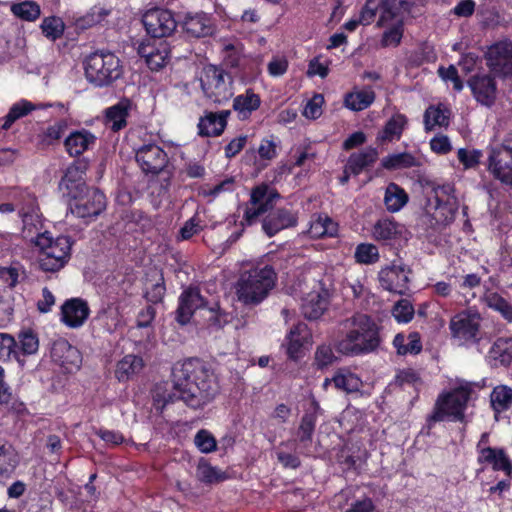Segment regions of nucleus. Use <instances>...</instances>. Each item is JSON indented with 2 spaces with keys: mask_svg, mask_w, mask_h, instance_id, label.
<instances>
[{
  "mask_svg": "<svg viewBox=\"0 0 512 512\" xmlns=\"http://www.w3.org/2000/svg\"><path fill=\"white\" fill-rule=\"evenodd\" d=\"M490 402L495 418L498 420V414L512 406V389L506 385L496 386L491 392Z\"/></svg>",
  "mask_w": 512,
  "mask_h": 512,
  "instance_id": "nucleus-32",
  "label": "nucleus"
},
{
  "mask_svg": "<svg viewBox=\"0 0 512 512\" xmlns=\"http://www.w3.org/2000/svg\"><path fill=\"white\" fill-rule=\"evenodd\" d=\"M260 97L252 90H246L245 94L234 98L233 108L238 112L241 119H246L250 114L260 106Z\"/></svg>",
  "mask_w": 512,
  "mask_h": 512,
  "instance_id": "nucleus-31",
  "label": "nucleus"
},
{
  "mask_svg": "<svg viewBox=\"0 0 512 512\" xmlns=\"http://www.w3.org/2000/svg\"><path fill=\"white\" fill-rule=\"evenodd\" d=\"M402 225L390 219H381L373 227V236L378 241L396 239L402 233Z\"/></svg>",
  "mask_w": 512,
  "mask_h": 512,
  "instance_id": "nucleus-34",
  "label": "nucleus"
},
{
  "mask_svg": "<svg viewBox=\"0 0 512 512\" xmlns=\"http://www.w3.org/2000/svg\"><path fill=\"white\" fill-rule=\"evenodd\" d=\"M488 171L501 183L512 186V140L504 139L491 147L488 155Z\"/></svg>",
  "mask_w": 512,
  "mask_h": 512,
  "instance_id": "nucleus-9",
  "label": "nucleus"
},
{
  "mask_svg": "<svg viewBox=\"0 0 512 512\" xmlns=\"http://www.w3.org/2000/svg\"><path fill=\"white\" fill-rule=\"evenodd\" d=\"M438 75L444 81H451L455 91L460 92L463 89V82L458 75L457 69L453 65H450L448 68L439 67Z\"/></svg>",
  "mask_w": 512,
  "mask_h": 512,
  "instance_id": "nucleus-61",
  "label": "nucleus"
},
{
  "mask_svg": "<svg viewBox=\"0 0 512 512\" xmlns=\"http://www.w3.org/2000/svg\"><path fill=\"white\" fill-rule=\"evenodd\" d=\"M32 109L33 106L30 102L23 101L21 103L14 104L10 108L8 114L4 117L2 129H9L17 119L27 115L30 111H32Z\"/></svg>",
  "mask_w": 512,
  "mask_h": 512,
  "instance_id": "nucleus-53",
  "label": "nucleus"
},
{
  "mask_svg": "<svg viewBox=\"0 0 512 512\" xmlns=\"http://www.w3.org/2000/svg\"><path fill=\"white\" fill-rule=\"evenodd\" d=\"M392 315L398 322L407 323L414 316V307L409 300L401 299L393 306Z\"/></svg>",
  "mask_w": 512,
  "mask_h": 512,
  "instance_id": "nucleus-58",
  "label": "nucleus"
},
{
  "mask_svg": "<svg viewBox=\"0 0 512 512\" xmlns=\"http://www.w3.org/2000/svg\"><path fill=\"white\" fill-rule=\"evenodd\" d=\"M194 443L202 453H210L216 449V439L205 429H201L197 432Z\"/></svg>",
  "mask_w": 512,
  "mask_h": 512,
  "instance_id": "nucleus-59",
  "label": "nucleus"
},
{
  "mask_svg": "<svg viewBox=\"0 0 512 512\" xmlns=\"http://www.w3.org/2000/svg\"><path fill=\"white\" fill-rule=\"evenodd\" d=\"M323 103V95L315 94L305 105L303 115L308 119H317L322 114Z\"/></svg>",
  "mask_w": 512,
  "mask_h": 512,
  "instance_id": "nucleus-60",
  "label": "nucleus"
},
{
  "mask_svg": "<svg viewBox=\"0 0 512 512\" xmlns=\"http://www.w3.org/2000/svg\"><path fill=\"white\" fill-rule=\"evenodd\" d=\"M87 80L97 87L109 86L123 74L120 59L111 52L97 51L84 62Z\"/></svg>",
  "mask_w": 512,
  "mask_h": 512,
  "instance_id": "nucleus-4",
  "label": "nucleus"
},
{
  "mask_svg": "<svg viewBox=\"0 0 512 512\" xmlns=\"http://www.w3.org/2000/svg\"><path fill=\"white\" fill-rule=\"evenodd\" d=\"M393 345L400 355L417 354L422 349L419 334L416 332L410 333L407 337L401 333L397 334L394 337Z\"/></svg>",
  "mask_w": 512,
  "mask_h": 512,
  "instance_id": "nucleus-37",
  "label": "nucleus"
},
{
  "mask_svg": "<svg viewBox=\"0 0 512 512\" xmlns=\"http://www.w3.org/2000/svg\"><path fill=\"white\" fill-rule=\"evenodd\" d=\"M355 259L358 263L373 264L379 259V252L373 244H359L355 251Z\"/></svg>",
  "mask_w": 512,
  "mask_h": 512,
  "instance_id": "nucleus-56",
  "label": "nucleus"
},
{
  "mask_svg": "<svg viewBox=\"0 0 512 512\" xmlns=\"http://www.w3.org/2000/svg\"><path fill=\"white\" fill-rule=\"evenodd\" d=\"M280 198L274 188L266 184L255 187L251 192L250 202L244 212V220L248 225L253 224L257 218L272 210L276 200Z\"/></svg>",
  "mask_w": 512,
  "mask_h": 512,
  "instance_id": "nucleus-11",
  "label": "nucleus"
},
{
  "mask_svg": "<svg viewBox=\"0 0 512 512\" xmlns=\"http://www.w3.org/2000/svg\"><path fill=\"white\" fill-rule=\"evenodd\" d=\"M72 198L74 202L70 204V210L79 218L97 217L106 207L105 195L96 188H86L84 192H79L77 197Z\"/></svg>",
  "mask_w": 512,
  "mask_h": 512,
  "instance_id": "nucleus-13",
  "label": "nucleus"
},
{
  "mask_svg": "<svg viewBox=\"0 0 512 512\" xmlns=\"http://www.w3.org/2000/svg\"><path fill=\"white\" fill-rule=\"evenodd\" d=\"M142 22L147 34L152 38L169 37L177 28L173 13L166 9L157 8L147 11L143 15Z\"/></svg>",
  "mask_w": 512,
  "mask_h": 512,
  "instance_id": "nucleus-15",
  "label": "nucleus"
},
{
  "mask_svg": "<svg viewBox=\"0 0 512 512\" xmlns=\"http://www.w3.org/2000/svg\"><path fill=\"white\" fill-rule=\"evenodd\" d=\"M16 464V453L12 446L0 442V475L12 472Z\"/></svg>",
  "mask_w": 512,
  "mask_h": 512,
  "instance_id": "nucleus-49",
  "label": "nucleus"
},
{
  "mask_svg": "<svg viewBox=\"0 0 512 512\" xmlns=\"http://www.w3.org/2000/svg\"><path fill=\"white\" fill-rule=\"evenodd\" d=\"M143 365L141 357L133 354L126 355L117 363L115 376L119 381H126L140 372Z\"/></svg>",
  "mask_w": 512,
  "mask_h": 512,
  "instance_id": "nucleus-30",
  "label": "nucleus"
},
{
  "mask_svg": "<svg viewBox=\"0 0 512 512\" xmlns=\"http://www.w3.org/2000/svg\"><path fill=\"white\" fill-rule=\"evenodd\" d=\"M206 304L197 287L186 288L178 299V307L175 311L176 322L180 325L188 324L197 310L204 311Z\"/></svg>",
  "mask_w": 512,
  "mask_h": 512,
  "instance_id": "nucleus-17",
  "label": "nucleus"
},
{
  "mask_svg": "<svg viewBox=\"0 0 512 512\" xmlns=\"http://www.w3.org/2000/svg\"><path fill=\"white\" fill-rule=\"evenodd\" d=\"M450 111L443 105L429 106L424 114V125L427 131L435 126H448Z\"/></svg>",
  "mask_w": 512,
  "mask_h": 512,
  "instance_id": "nucleus-36",
  "label": "nucleus"
},
{
  "mask_svg": "<svg viewBox=\"0 0 512 512\" xmlns=\"http://www.w3.org/2000/svg\"><path fill=\"white\" fill-rule=\"evenodd\" d=\"M475 100L483 106L491 107L497 99V83L490 74L477 73L467 81Z\"/></svg>",
  "mask_w": 512,
  "mask_h": 512,
  "instance_id": "nucleus-18",
  "label": "nucleus"
},
{
  "mask_svg": "<svg viewBox=\"0 0 512 512\" xmlns=\"http://www.w3.org/2000/svg\"><path fill=\"white\" fill-rule=\"evenodd\" d=\"M375 99V93L367 88L350 92L345 96V106L353 111H361L369 107Z\"/></svg>",
  "mask_w": 512,
  "mask_h": 512,
  "instance_id": "nucleus-35",
  "label": "nucleus"
},
{
  "mask_svg": "<svg viewBox=\"0 0 512 512\" xmlns=\"http://www.w3.org/2000/svg\"><path fill=\"white\" fill-rule=\"evenodd\" d=\"M184 32L193 38L211 36L215 27L212 19L206 13H188L182 22Z\"/></svg>",
  "mask_w": 512,
  "mask_h": 512,
  "instance_id": "nucleus-22",
  "label": "nucleus"
},
{
  "mask_svg": "<svg viewBox=\"0 0 512 512\" xmlns=\"http://www.w3.org/2000/svg\"><path fill=\"white\" fill-rule=\"evenodd\" d=\"M200 83L205 97L212 103L223 104L234 95L233 77L218 66H205Z\"/></svg>",
  "mask_w": 512,
  "mask_h": 512,
  "instance_id": "nucleus-6",
  "label": "nucleus"
},
{
  "mask_svg": "<svg viewBox=\"0 0 512 512\" xmlns=\"http://www.w3.org/2000/svg\"><path fill=\"white\" fill-rule=\"evenodd\" d=\"M202 316L207 325L214 329H221L229 322V314L222 310L218 303L205 307Z\"/></svg>",
  "mask_w": 512,
  "mask_h": 512,
  "instance_id": "nucleus-44",
  "label": "nucleus"
},
{
  "mask_svg": "<svg viewBox=\"0 0 512 512\" xmlns=\"http://www.w3.org/2000/svg\"><path fill=\"white\" fill-rule=\"evenodd\" d=\"M19 214L23 222L22 236L24 239L36 244L40 237L49 234L47 231H43V222L34 199H30L27 206L20 209Z\"/></svg>",
  "mask_w": 512,
  "mask_h": 512,
  "instance_id": "nucleus-19",
  "label": "nucleus"
},
{
  "mask_svg": "<svg viewBox=\"0 0 512 512\" xmlns=\"http://www.w3.org/2000/svg\"><path fill=\"white\" fill-rule=\"evenodd\" d=\"M12 12L15 16L25 21H34L40 16V7L33 1H25L12 6Z\"/></svg>",
  "mask_w": 512,
  "mask_h": 512,
  "instance_id": "nucleus-47",
  "label": "nucleus"
},
{
  "mask_svg": "<svg viewBox=\"0 0 512 512\" xmlns=\"http://www.w3.org/2000/svg\"><path fill=\"white\" fill-rule=\"evenodd\" d=\"M218 384L214 373L198 358L178 362L172 369V380L159 383L153 399L164 408L177 400L192 408H200L214 399Z\"/></svg>",
  "mask_w": 512,
  "mask_h": 512,
  "instance_id": "nucleus-1",
  "label": "nucleus"
},
{
  "mask_svg": "<svg viewBox=\"0 0 512 512\" xmlns=\"http://www.w3.org/2000/svg\"><path fill=\"white\" fill-rule=\"evenodd\" d=\"M345 336L335 343L337 352L347 356H357L373 352L380 345L379 328L374 320L362 313L341 322Z\"/></svg>",
  "mask_w": 512,
  "mask_h": 512,
  "instance_id": "nucleus-2",
  "label": "nucleus"
},
{
  "mask_svg": "<svg viewBox=\"0 0 512 512\" xmlns=\"http://www.w3.org/2000/svg\"><path fill=\"white\" fill-rule=\"evenodd\" d=\"M131 109V101L127 98L121 99L115 105L105 110L106 125L117 132L127 125V117Z\"/></svg>",
  "mask_w": 512,
  "mask_h": 512,
  "instance_id": "nucleus-27",
  "label": "nucleus"
},
{
  "mask_svg": "<svg viewBox=\"0 0 512 512\" xmlns=\"http://www.w3.org/2000/svg\"><path fill=\"white\" fill-rule=\"evenodd\" d=\"M471 389L459 387L438 398L428 422H439L446 417L453 421H463L464 410L470 398Z\"/></svg>",
  "mask_w": 512,
  "mask_h": 512,
  "instance_id": "nucleus-7",
  "label": "nucleus"
},
{
  "mask_svg": "<svg viewBox=\"0 0 512 512\" xmlns=\"http://www.w3.org/2000/svg\"><path fill=\"white\" fill-rule=\"evenodd\" d=\"M480 315L477 313L461 312L453 316L449 322L452 338L459 345L475 344L481 339Z\"/></svg>",
  "mask_w": 512,
  "mask_h": 512,
  "instance_id": "nucleus-10",
  "label": "nucleus"
},
{
  "mask_svg": "<svg viewBox=\"0 0 512 512\" xmlns=\"http://www.w3.org/2000/svg\"><path fill=\"white\" fill-rule=\"evenodd\" d=\"M95 136L88 131H75L64 142L70 156L76 157L84 153L95 142Z\"/></svg>",
  "mask_w": 512,
  "mask_h": 512,
  "instance_id": "nucleus-28",
  "label": "nucleus"
},
{
  "mask_svg": "<svg viewBox=\"0 0 512 512\" xmlns=\"http://www.w3.org/2000/svg\"><path fill=\"white\" fill-rule=\"evenodd\" d=\"M408 202V195L403 188L395 183L386 187L384 203L389 212H398Z\"/></svg>",
  "mask_w": 512,
  "mask_h": 512,
  "instance_id": "nucleus-33",
  "label": "nucleus"
},
{
  "mask_svg": "<svg viewBox=\"0 0 512 512\" xmlns=\"http://www.w3.org/2000/svg\"><path fill=\"white\" fill-rule=\"evenodd\" d=\"M406 124L407 118L405 115H393L386 123L383 131L378 135V139L381 141H391L394 138L399 139Z\"/></svg>",
  "mask_w": 512,
  "mask_h": 512,
  "instance_id": "nucleus-40",
  "label": "nucleus"
},
{
  "mask_svg": "<svg viewBox=\"0 0 512 512\" xmlns=\"http://www.w3.org/2000/svg\"><path fill=\"white\" fill-rule=\"evenodd\" d=\"M277 274L274 268L268 264L258 265L241 273L237 285L236 294L239 301L246 305L261 303L274 288Z\"/></svg>",
  "mask_w": 512,
  "mask_h": 512,
  "instance_id": "nucleus-3",
  "label": "nucleus"
},
{
  "mask_svg": "<svg viewBox=\"0 0 512 512\" xmlns=\"http://www.w3.org/2000/svg\"><path fill=\"white\" fill-rule=\"evenodd\" d=\"M306 332V324L305 323H298L294 325L293 328H291L289 334H288V346H287V353L289 358L291 359H297L299 351L304 343H301L300 340H295L296 334H305Z\"/></svg>",
  "mask_w": 512,
  "mask_h": 512,
  "instance_id": "nucleus-55",
  "label": "nucleus"
},
{
  "mask_svg": "<svg viewBox=\"0 0 512 512\" xmlns=\"http://www.w3.org/2000/svg\"><path fill=\"white\" fill-rule=\"evenodd\" d=\"M382 165L384 168L392 170L419 166V162L410 153H398L383 158Z\"/></svg>",
  "mask_w": 512,
  "mask_h": 512,
  "instance_id": "nucleus-45",
  "label": "nucleus"
},
{
  "mask_svg": "<svg viewBox=\"0 0 512 512\" xmlns=\"http://www.w3.org/2000/svg\"><path fill=\"white\" fill-rule=\"evenodd\" d=\"M170 49L165 41H160L158 44V49L155 53L149 57L146 64L151 70L158 71L162 67L165 66L167 60L169 58Z\"/></svg>",
  "mask_w": 512,
  "mask_h": 512,
  "instance_id": "nucleus-57",
  "label": "nucleus"
},
{
  "mask_svg": "<svg viewBox=\"0 0 512 512\" xmlns=\"http://www.w3.org/2000/svg\"><path fill=\"white\" fill-rule=\"evenodd\" d=\"M327 306L328 292L313 291L303 299V303L301 305L302 314L307 319L316 320L323 315Z\"/></svg>",
  "mask_w": 512,
  "mask_h": 512,
  "instance_id": "nucleus-26",
  "label": "nucleus"
},
{
  "mask_svg": "<svg viewBox=\"0 0 512 512\" xmlns=\"http://www.w3.org/2000/svg\"><path fill=\"white\" fill-rule=\"evenodd\" d=\"M337 231L336 224L327 216L318 217L317 220L313 221L309 228V234L311 237L319 238L323 236H333Z\"/></svg>",
  "mask_w": 512,
  "mask_h": 512,
  "instance_id": "nucleus-46",
  "label": "nucleus"
},
{
  "mask_svg": "<svg viewBox=\"0 0 512 512\" xmlns=\"http://www.w3.org/2000/svg\"><path fill=\"white\" fill-rule=\"evenodd\" d=\"M380 4L377 0H367L361 10L359 22L361 25H369L374 20Z\"/></svg>",
  "mask_w": 512,
  "mask_h": 512,
  "instance_id": "nucleus-64",
  "label": "nucleus"
},
{
  "mask_svg": "<svg viewBox=\"0 0 512 512\" xmlns=\"http://www.w3.org/2000/svg\"><path fill=\"white\" fill-rule=\"evenodd\" d=\"M35 245L40 248L37 263L44 272H58L70 259L72 243L67 236L53 239L48 234L45 237H40Z\"/></svg>",
  "mask_w": 512,
  "mask_h": 512,
  "instance_id": "nucleus-5",
  "label": "nucleus"
},
{
  "mask_svg": "<svg viewBox=\"0 0 512 512\" xmlns=\"http://www.w3.org/2000/svg\"><path fill=\"white\" fill-rule=\"evenodd\" d=\"M12 359L17 360L21 365L24 363V360L20 358L15 338L11 334L0 332V362L7 363Z\"/></svg>",
  "mask_w": 512,
  "mask_h": 512,
  "instance_id": "nucleus-38",
  "label": "nucleus"
},
{
  "mask_svg": "<svg viewBox=\"0 0 512 512\" xmlns=\"http://www.w3.org/2000/svg\"><path fill=\"white\" fill-rule=\"evenodd\" d=\"M32 109L33 106L30 102L23 101L21 103L14 104L10 108L8 114L4 117L2 129H9L17 119L27 115L30 111H32Z\"/></svg>",
  "mask_w": 512,
  "mask_h": 512,
  "instance_id": "nucleus-52",
  "label": "nucleus"
},
{
  "mask_svg": "<svg viewBox=\"0 0 512 512\" xmlns=\"http://www.w3.org/2000/svg\"><path fill=\"white\" fill-rule=\"evenodd\" d=\"M87 170V163L78 161L70 165L60 181V189L67 192L70 197H77L79 192H84V175Z\"/></svg>",
  "mask_w": 512,
  "mask_h": 512,
  "instance_id": "nucleus-20",
  "label": "nucleus"
},
{
  "mask_svg": "<svg viewBox=\"0 0 512 512\" xmlns=\"http://www.w3.org/2000/svg\"><path fill=\"white\" fill-rule=\"evenodd\" d=\"M165 291L166 288L164 282L158 281L146 289L144 297L148 302L157 304L163 300Z\"/></svg>",
  "mask_w": 512,
  "mask_h": 512,
  "instance_id": "nucleus-63",
  "label": "nucleus"
},
{
  "mask_svg": "<svg viewBox=\"0 0 512 512\" xmlns=\"http://www.w3.org/2000/svg\"><path fill=\"white\" fill-rule=\"evenodd\" d=\"M336 359L332 348L328 345H321L317 348L315 353V362L318 367L324 368L331 365Z\"/></svg>",
  "mask_w": 512,
  "mask_h": 512,
  "instance_id": "nucleus-62",
  "label": "nucleus"
},
{
  "mask_svg": "<svg viewBox=\"0 0 512 512\" xmlns=\"http://www.w3.org/2000/svg\"><path fill=\"white\" fill-rule=\"evenodd\" d=\"M51 355L66 369L79 368L82 361L79 350L66 340L56 341L52 346Z\"/></svg>",
  "mask_w": 512,
  "mask_h": 512,
  "instance_id": "nucleus-24",
  "label": "nucleus"
},
{
  "mask_svg": "<svg viewBox=\"0 0 512 512\" xmlns=\"http://www.w3.org/2000/svg\"><path fill=\"white\" fill-rule=\"evenodd\" d=\"M377 159L378 151L375 148L368 147L358 153H353L349 156L347 161V169H349L353 175H358L363 170L372 166Z\"/></svg>",
  "mask_w": 512,
  "mask_h": 512,
  "instance_id": "nucleus-29",
  "label": "nucleus"
},
{
  "mask_svg": "<svg viewBox=\"0 0 512 512\" xmlns=\"http://www.w3.org/2000/svg\"><path fill=\"white\" fill-rule=\"evenodd\" d=\"M135 160L145 175H158L165 171L169 163L167 153L155 143L136 148Z\"/></svg>",
  "mask_w": 512,
  "mask_h": 512,
  "instance_id": "nucleus-12",
  "label": "nucleus"
},
{
  "mask_svg": "<svg viewBox=\"0 0 512 512\" xmlns=\"http://www.w3.org/2000/svg\"><path fill=\"white\" fill-rule=\"evenodd\" d=\"M316 426V416L313 413H306L302 416L297 430V439L304 448L310 446Z\"/></svg>",
  "mask_w": 512,
  "mask_h": 512,
  "instance_id": "nucleus-43",
  "label": "nucleus"
},
{
  "mask_svg": "<svg viewBox=\"0 0 512 512\" xmlns=\"http://www.w3.org/2000/svg\"><path fill=\"white\" fill-rule=\"evenodd\" d=\"M483 300L489 308L499 312L505 320L512 322V305L500 294L488 292Z\"/></svg>",
  "mask_w": 512,
  "mask_h": 512,
  "instance_id": "nucleus-42",
  "label": "nucleus"
},
{
  "mask_svg": "<svg viewBox=\"0 0 512 512\" xmlns=\"http://www.w3.org/2000/svg\"><path fill=\"white\" fill-rule=\"evenodd\" d=\"M19 339V354L21 355H33L38 351L39 340L36 334L32 331L21 332L18 336Z\"/></svg>",
  "mask_w": 512,
  "mask_h": 512,
  "instance_id": "nucleus-50",
  "label": "nucleus"
},
{
  "mask_svg": "<svg viewBox=\"0 0 512 512\" xmlns=\"http://www.w3.org/2000/svg\"><path fill=\"white\" fill-rule=\"evenodd\" d=\"M197 477L205 483H216L224 480L226 475L208 463H200L197 467Z\"/></svg>",
  "mask_w": 512,
  "mask_h": 512,
  "instance_id": "nucleus-51",
  "label": "nucleus"
},
{
  "mask_svg": "<svg viewBox=\"0 0 512 512\" xmlns=\"http://www.w3.org/2000/svg\"><path fill=\"white\" fill-rule=\"evenodd\" d=\"M64 28V22L59 17H47L41 24L42 33L52 41H55L63 35Z\"/></svg>",
  "mask_w": 512,
  "mask_h": 512,
  "instance_id": "nucleus-48",
  "label": "nucleus"
},
{
  "mask_svg": "<svg viewBox=\"0 0 512 512\" xmlns=\"http://www.w3.org/2000/svg\"><path fill=\"white\" fill-rule=\"evenodd\" d=\"M410 273L411 270L405 264L393 262L380 270L378 279L385 290L402 295L408 289Z\"/></svg>",
  "mask_w": 512,
  "mask_h": 512,
  "instance_id": "nucleus-16",
  "label": "nucleus"
},
{
  "mask_svg": "<svg viewBox=\"0 0 512 512\" xmlns=\"http://www.w3.org/2000/svg\"><path fill=\"white\" fill-rule=\"evenodd\" d=\"M230 115L229 110L221 112H208L204 117L200 118L198 128L201 136H219L226 127L227 117Z\"/></svg>",
  "mask_w": 512,
  "mask_h": 512,
  "instance_id": "nucleus-25",
  "label": "nucleus"
},
{
  "mask_svg": "<svg viewBox=\"0 0 512 512\" xmlns=\"http://www.w3.org/2000/svg\"><path fill=\"white\" fill-rule=\"evenodd\" d=\"M332 381L336 389L346 393L359 391L362 385L359 377L345 370L337 371L332 377Z\"/></svg>",
  "mask_w": 512,
  "mask_h": 512,
  "instance_id": "nucleus-39",
  "label": "nucleus"
},
{
  "mask_svg": "<svg viewBox=\"0 0 512 512\" xmlns=\"http://www.w3.org/2000/svg\"><path fill=\"white\" fill-rule=\"evenodd\" d=\"M454 189L450 185L437 186L432 189L427 199V211L437 223L451 222L458 211L459 204Z\"/></svg>",
  "mask_w": 512,
  "mask_h": 512,
  "instance_id": "nucleus-8",
  "label": "nucleus"
},
{
  "mask_svg": "<svg viewBox=\"0 0 512 512\" xmlns=\"http://www.w3.org/2000/svg\"><path fill=\"white\" fill-rule=\"evenodd\" d=\"M486 65L495 75L507 78L512 76V42L499 41L485 53Z\"/></svg>",
  "mask_w": 512,
  "mask_h": 512,
  "instance_id": "nucleus-14",
  "label": "nucleus"
},
{
  "mask_svg": "<svg viewBox=\"0 0 512 512\" xmlns=\"http://www.w3.org/2000/svg\"><path fill=\"white\" fill-rule=\"evenodd\" d=\"M490 356L503 366L512 363V339L498 338L490 349Z\"/></svg>",
  "mask_w": 512,
  "mask_h": 512,
  "instance_id": "nucleus-41",
  "label": "nucleus"
},
{
  "mask_svg": "<svg viewBox=\"0 0 512 512\" xmlns=\"http://www.w3.org/2000/svg\"><path fill=\"white\" fill-rule=\"evenodd\" d=\"M89 314L88 304L81 298L66 300L61 306V320L71 328L81 327Z\"/></svg>",
  "mask_w": 512,
  "mask_h": 512,
  "instance_id": "nucleus-21",
  "label": "nucleus"
},
{
  "mask_svg": "<svg viewBox=\"0 0 512 512\" xmlns=\"http://www.w3.org/2000/svg\"><path fill=\"white\" fill-rule=\"evenodd\" d=\"M296 223L297 218L290 210L277 209L264 218L262 228L269 237H272L283 229L295 226Z\"/></svg>",
  "mask_w": 512,
  "mask_h": 512,
  "instance_id": "nucleus-23",
  "label": "nucleus"
},
{
  "mask_svg": "<svg viewBox=\"0 0 512 512\" xmlns=\"http://www.w3.org/2000/svg\"><path fill=\"white\" fill-rule=\"evenodd\" d=\"M32 109L33 106L30 102L23 101L21 103L14 104L10 108L8 114L4 117L2 129H9L17 119L27 115L30 111H32Z\"/></svg>",
  "mask_w": 512,
  "mask_h": 512,
  "instance_id": "nucleus-54",
  "label": "nucleus"
}]
</instances>
